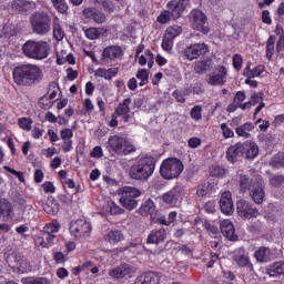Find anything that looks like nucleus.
Listing matches in <instances>:
<instances>
[{
  "instance_id": "nucleus-14",
  "label": "nucleus",
  "mask_w": 284,
  "mask_h": 284,
  "mask_svg": "<svg viewBox=\"0 0 284 284\" xmlns=\"http://www.w3.org/2000/svg\"><path fill=\"white\" fill-rule=\"evenodd\" d=\"M90 232H92V226L84 220H77L70 224V233L75 237L90 236Z\"/></svg>"
},
{
  "instance_id": "nucleus-61",
  "label": "nucleus",
  "mask_w": 284,
  "mask_h": 284,
  "mask_svg": "<svg viewBox=\"0 0 284 284\" xmlns=\"http://www.w3.org/2000/svg\"><path fill=\"white\" fill-rule=\"evenodd\" d=\"M53 104L54 102H51L48 97H43L39 101V105L40 108H43V110H48L49 108H52Z\"/></svg>"
},
{
  "instance_id": "nucleus-57",
  "label": "nucleus",
  "mask_w": 284,
  "mask_h": 284,
  "mask_svg": "<svg viewBox=\"0 0 284 284\" xmlns=\"http://www.w3.org/2000/svg\"><path fill=\"white\" fill-rule=\"evenodd\" d=\"M219 261V255L216 253H212L210 258H203V263H206V267H214V263Z\"/></svg>"
},
{
  "instance_id": "nucleus-38",
  "label": "nucleus",
  "mask_w": 284,
  "mask_h": 284,
  "mask_svg": "<svg viewBox=\"0 0 284 284\" xmlns=\"http://www.w3.org/2000/svg\"><path fill=\"white\" fill-rule=\"evenodd\" d=\"M210 65H212V60H201L195 63L194 70L196 74H205L210 70Z\"/></svg>"
},
{
  "instance_id": "nucleus-3",
  "label": "nucleus",
  "mask_w": 284,
  "mask_h": 284,
  "mask_svg": "<svg viewBox=\"0 0 284 284\" xmlns=\"http://www.w3.org/2000/svg\"><path fill=\"white\" fill-rule=\"evenodd\" d=\"M190 8V0H170L166 3V10H163L156 18L158 23L165 26L170 23L172 19H181L183 12Z\"/></svg>"
},
{
  "instance_id": "nucleus-52",
  "label": "nucleus",
  "mask_w": 284,
  "mask_h": 284,
  "mask_svg": "<svg viewBox=\"0 0 284 284\" xmlns=\"http://www.w3.org/2000/svg\"><path fill=\"white\" fill-rule=\"evenodd\" d=\"M220 128L222 130L224 139H234V131H232L230 126H227V123H222Z\"/></svg>"
},
{
  "instance_id": "nucleus-54",
  "label": "nucleus",
  "mask_w": 284,
  "mask_h": 284,
  "mask_svg": "<svg viewBox=\"0 0 284 284\" xmlns=\"http://www.w3.org/2000/svg\"><path fill=\"white\" fill-rule=\"evenodd\" d=\"M19 126L22 130L30 131L32 129V120H30L28 118H21V119H19Z\"/></svg>"
},
{
  "instance_id": "nucleus-17",
  "label": "nucleus",
  "mask_w": 284,
  "mask_h": 284,
  "mask_svg": "<svg viewBox=\"0 0 284 284\" xmlns=\"http://www.w3.org/2000/svg\"><path fill=\"white\" fill-rule=\"evenodd\" d=\"M220 209L226 216H232L234 214V201L232 200V192L225 191L220 197Z\"/></svg>"
},
{
  "instance_id": "nucleus-1",
  "label": "nucleus",
  "mask_w": 284,
  "mask_h": 284,
  "mask_svg": "<svg viewBox=\"0 0 284 284\" xmlns=\"http://www.w3.org/2000/svg\"><path fill=\"white\" fill-rule=\"evenodd\" d=\"M13 82L17 85L26 87L43 81V70L32 63L20 64L12 71Z\"/></svg>"
},
{
  "instance_id": "nucleus-11",
  "label": "nucleus",
  "mask_w": 284,
  "mask_h": 284,
  "mask_svg": "<svg viewBox=\"0 0 284 284\" xmlns=\"http://www.w3.org/2000/svg\"><path fill=\"white\" fill-rule=\"evenodd\" d=\"M138 268L134 264L122 263L116 267L109 271V276L115 281L125 278L128 276L132 277V274H136Z\"/></svg>"
},
{
  "instance_id": "nucleus-22",
  "label": "nucleus",
  "mask_w": 284,
  "mask_h": 284,
  "mask_svg": "<svg viewBox=\"0 0 284 284\" xmlns=\"http://www.w3.org/2000/svg\"><path fill=\"white\" fill-rule=\"evenodd\" d=\"M131 104H132V99L126 98L122 102H120L115 108V114L118 116H123L124 123H130V119H132V115L130 114Z\"/></svg>"
},
{
  "instance_id": "nucleus-47",
  "label": "nucleus",
  "mask_w": 284,
  "mask_h": 284,
  "mask_svg": "<svg viewBox=\"0 0 284 284\" xmlns=\"http://www.w3.org/2000/svg\"><path fill=\"white\" fill-rule=\"evenodd\" d=\"M53 37L57 41H63V37H65L61 24L57 22L53 23Z\"/></svg>"
},
{
  "instance_id": "nucleus-5",
  "label": "nucleus",
  "mask_w": 284,
  "mask_h": 284,
  "mask_svg": "<svg viewBox=\"0 0 284 284\" xmlns=\"http://www.w3.org/2000/svg\"><path fill=\"white\" fill-rule=\"evenodd\" d=\"M22 54L27 59L43 61V59L50 57V44L47 41L28 40L22 45Z\"/></svg>"
},
{
  "instance_id": "nucleus-31",
  "label": "nucleus",
  "mask_w": 284,
  "mask_h": 284,
  "mask_svg": "<svg viewBox=\"0 0 284 284\" xmlns=\"http://www.w3.org/2000/svg\"><path fill=\"white\" fill-rule=\"evenodd\" d=\"M266 274L271 277L281 276L284 274V262H275L266 267Z\"/></svg>"
},
{
  "instance_id": "nucleus-33",
  "label": "nucleus",
  "mask_w": 284,
  "mask_h": 284,
  "mask_svg": "<svg viewBox=\"0 0 284 284\" xmlns=\"http://www.w3.org/2000/svg\"><path fill=\"white\" fill-rule=\"evenodd\" d=\"M254 130V124L252 122H246L235 129V133L237 136H243V139H250L252 132Z\"/></svg>"
},
{
  "instance_id": "nucleus-39",
  "label": "nucleus",
  "mask_w": 284,
  "mask_h": 284,
  "mask_svg": "<svg viewBox=\"0 0 284 284\" xmlns=\"http://www.w3.org/2000/svg\"><path fill=\"white\" fill-rule=\"evenodd\" d=\"M176 216H179V213L175 211H172L169 213L168 219L165 216H160L156 219L155 223H159L160 225H172L174 221H176Z\"/></svg>"
},
{
  "instance_id": "nucleus-37",
  "label": "nucleus",
  "mask_w": 284,
  "mask_h": 284,
  "mask_svg": "<svg viewBox=\"0 0 284 284\" xmlns=\"http://www.w3.org/2000/svg\"><path fill=\"white\" fill-rule=\"evenodd\" d=\"M268 165L271 168H274L275 170L284 168V153L280 152V153L273 155L272 159L270 160Z\"/></svg>"
},
{
  "instance_id": "nucleus-4",
  "label": "nucleus",
  "mask_w": 284,
  "mask_h": 284,
  "mask_svg": "<svg viewBox=\"0 0 284 284\" xmlns=\"http://www.w3.org/2000/svg\"><path fill=\"white\" fill-rule=\"evenodd\" d=\"M33 34L45 37L52 31V17L47 11H36L29 18Z\"/></svg>"
},
{
  "instance_id": "nucleus-63",
  "label": "nucleus",
  "mask_w": 284,
  "mask_h": 284,
  "mask_svg": "<svg viewBox=\"0 0 284 284\" xmlns=\"http://www.w3.org/2000/svg\"><path fill=\"white\" fill-rule=\"evenodd\" d=\"M265 68L263 65H257L251 70L250 79H255V77H261L263 74Z\"/></svg>"
},
{
  "instance_id": "nucleus-36",
  "label": "nucleus",
  "mask_w": 284,
  "mask_h": 284,
  "mask_svg": "<svg viewBox=\"0 0 284 284\" xmlns=\"http://www.w3.org/2000/svg\"><path fill=\"white\" fill-rule=\"evenodd\" d=\"M212 187L213 185L210 182H203L202 184H200L196 189L197 199H204V196H207V194L212 192Z\"/></svg>"
},
{
  "instance_id": "nucleus-25",
  "label": "nucleus",
  "mask_w": 284,
  "mask_h": 284,
  "mask_svg": "<svg viewBox=\"0 0 284 284\" xmlns=\"http://www.w3.org/2000/svg\"><path fill=\"white\" fill-rule=\"evenodd\" d=\"M221 232L225 239L229 241H236L239 236L236 235V229H234V224L230 220H224L220 225Z\"/></svg>"
},
{
  "instance_id": "nucleus-59",
  "label": "nucleus",
  "mask_w": 284,
  "mask_h": 284,
  "mask_svg": "<svg viewBox=\"0 0 284 284\" xmlns=\"http://www.w3.org/2000/svg\"><path fill=\"white\" fill-rule=\"evenodd\" d=\"M245 99H246L245 91H237L235 93L233 101L240 106L243 103V101H245Z\"/></svg>"
},
{
  "instance_id": "nucleus-40",
  "label": "nucleus",
  "mask_w": 284,
  "mask_h": 284,
  "mask_svg": "<svg viewBox=\"0 0 284 284\" xmlns=\"http://www.w3.org/2000/svg\"><path fill=\"white\" fill-rule=\"evenodd\" d=\"M51 3L60 14H68V10H70V7L68 6V2L65 0H51Z\"/></svg>"
},
{
  "instance_id": "nucleus-30",
  "label": "nucleus",
  "mask_w": 284,
  "mask_h": 284,
  "mask_svg": "<svg viewBox=\"0 0 284 284\" xmlns=\"http://www.w3.org/2000/svg\"><path fill=\"white\" fill-rule=\"evenodd\" d=\"M243 144V152L246 154V159H256L258 156V145L252 141H246Z\"/></svg>"
},
{
  "instance_id": "nucleus-56",
  "label": "nucleus",
  "mask_w": 284,
  "mask_h": 284,
  "mask_svg": "<svg viewBox=\"0 0 284 284\" xmlns=\"http://www.w3.org/2000/svg\"><path fill=\"white\" fill-rule=\"evenodd\" d=\"M225 170L223 169V166H219V165H213L211 168V175L213 176H225Z\"/></svg>"
},
{
  "instance_id": "nucleus-60",
  "label": "nucleus",
  "mask_w": 284,
  "mask_h": 284,
  "mask_svg": "<svg viewBox=\"0 0 284 284\" xmlns=\"http://www.w3.org/2000/svg\"><path fill=\"white\" fill-rule=\"evenodd\" d=\"M44 212H47V214H57L59 212V205L57 203H52V206L47 203L44 205Z\"/></svg>"
},
{
  "instance_id": "nucleus-35",
  "label": "nucleus",
  "mask_w": 284,
  "mask_h": 284,
  "mask_svg": "<svg viewBox=\"0 0 284 284\" xmlns=\"http://www.w3.org/2000/svg\"><path fill=\"white\" fill-rule=\"evenodd\" d=\"M233 261L239 265V267H247L250 272L254 270V265L250 261V257L245 255H234Z\"/></svg>"
},
{
  "instance_id": "nucleus-29",
  "label": "nucleus",
  "mask_w": 284,
  "mask_h": 284,
  "mask_svg": "<svg viewBox=\"0 0 284 284\" xmlns=\"http://www.w3.org/2000/svg\"><path fill=\"white\" fill-rule=\"evenodd\" d=\"M254 257L257 263H270L272 261V251L270 247L262 246L255 251Z\"/></svg>"
},
{
  "instance_id": "nucleus-50",
  "label": "nucleus",
  "mask_w": 284,
  "mask_h": 284,
  "mask_svg": "<svg viewBox=\"0 0 284 284\" xmlns=\"http://www.w3.org/2000/svg\"><path fill=\"white\" fill-rule=\"evenodd\" d=\"M274 43H275V40H274L273 36H270L267 43H266V57L268 59H272V57H274Z\"/></svg>"
},
{
  "instance_id": "nucleus-44",
  "label": "nucleus",
  "mask_w": 284,
  "mask_h": 284,
  "mask_svg": "<svg viewBox=\"0 0 284 284\" xmlns=\"http://www.w3.org/2000/svg\"><path fill=\"white\" fill-rule=\"evenodd\" d=\"M154 210H155L154 202L150 199L146 200L140 207V212L142 214H154Z\"/></svg>"
},
{
  "instance_id": "nucleus-20",
  "label": "nucleus",
  "mask_w": 284,
  "mask_h": 284,
  "mask_svg": "<svg viewBox=\"0 0 284 284\" xmlns=\"http://www.w3.org/2000/svg\"><path fill=\"white\" fill-rule=\"evenodd\" d=\"M258 179H263L261 175H250V174H241L239 180L240 192L245 194L252 190L253 185H256V181Z\"/></svg>"
},
{
  "instance_id": "nucleus-58",
  "label": "nucleus",
  "mask_w": 284,
  "mask_h": 284,
  "mask_svg": "<svg viewBox=\"0 0 284 284\" xmlns=\"http://www.w3.org/2000/svg\"><path fill=\"white\" fill-rule=\"evenodd\" d=\"M271 184L274 187H281V185H284V175H274L271 179Z\"/></svg>"
},
{
  "instance_id": "nucleus-10",
  "label": "nucleus",
  "mask_w": 284,
  "mask_h": 284,
  "mask_svg": "<svg viewBox=\"0 0 284 284\" xmlns=\"http://www.w3.org/2000/svg\"><path fill=\"white\" fill-rule=\"evenodd\" d=\"M7 263L13 270H18L21 274H28L32 270V264L28 262V258L19 252L11 253L7 257Z\"/></svg>"
},
{
  "instance_id": "nucleus-12",
  "label": "nucleus",
  "mask_w": 284,
  "mask_h": 284,
  "mask_svg": "<svg viewBox=\"0 0 284 284\" xmlns=\"http://www.w3.org/2000/svg\"><path fill=\"white\" fill-rule=\"evenodd\" d=\"M207 52H210V48L205 42H202L186 47L183 51V55L187 61H194V59H199V57H203V54H207Z\"/></svg>"
},
{
  "instance_id": "nucleus-51",
  "label": "nucleus",
  "mask_w": 284,
  "mask_h": 284,
  "mask_svg": "<svg viewBox=\"0 0 284 284\" xmlns=\"http://www.w3.org/2000/svg\"><path fill=\"white\" fill-rule=\"evenodd\" d=\"M60 136L62 141H72V136H74V132H72V129L64 128L60 131Z\"/></svg>"
},
{
  "instance_id": "nucleus-15",
  "label": "nucleus",
  "mask_w": 284,
  "mask_h": 284,
  "mask_svg": "<svg viewBox=\"0 0 284 284\" xmlns=\"http://www.w3.org/2000/svg\"><path fill=\"white\" fill-rule=\"evenodd\" d=\"M248 194L256 205H261L265 201V183L263 178L255 181V185L252 186Z\"/></svg>"
},
{
  "instance_id": "nucleus-21",
  "label": "nucleus",
  "mask_w": 284,
  "mask_h": 284,
  "mask_svg": "<svg viewBox=\"0 0 284 284\" xmlns=\"http://www.w3.org/2000/svg\"><path fill=\"white\" fill-rule=\"evenodd\" d=\"M120 57H123V49L119 45H110L103 50L102 61L110 63V61H116Z\"/></svg>"
},
{
  "instance_id": "nucleus-2",
  "label": "nucleus",
  "mask_w": 284,
  "mask_h": 284,
  "mask_svg": "<svg viewBox=\"0 0 284 284\" xmlns=\"http://www.w3.org/2000/svg\"><path fill=\"white\" fill-rule=\"evenodd\" d=\"M155 168L156 164L154 162V158L144 156L131 165L129 169V176L133 181H148V179L154 174Z\"/></svg>"
},
{
  "instance_id": "nucleus-45",
  "label": "nucleus",
  "mask_w": 284,
  "mask_h": 284,
  "mask_svg": "<svg viewBox=\"0 0 284 284\" xmlns=\"http://www.w3.org/2000/svg\"><path fill=\"white\" fill-rule=\"evenodd\" d=\"M136 79H140L139 85L143 87L146 85L148 79H150V71L148 69H141L136 73Z\"/></svg>"
},
{
  "instance_id": "nucleus-32",
  "label": "nucleus",
  "mask_w": 284,
  "mask_h": 284,
  "mask_svg": "<svg viewBox=\"0 0 284 284\" xmlns=\"http://www.w3.org/2000/svg\"><path fill=\"white\" fill-rule=\"evenodd\" d=\"M123 239V233L119 230L110 231L109 234L104 235V240L106 243H110V245H116V243H121Z\"/></svg>"
},
{
  "instance_id": "nucleus-41",
  "label": "nucleus",
  "mask_w": 284,
  "mask_h": 284,
  "mask_svg": "<svg viewBox=\"0 0 284 284\" xmlns=\"http://www.w3.org/2000/svg\"><path fill=\"white\" fill-rule=\"evenodd\" d=\"M22 284H51L50 280L47 277H34V276H29V277H23L21 280Z\"/></svg>"
},
{
  "instance_id": "nucleus-8",
  "label": "nucleus",
  "mask_w": 284,
  "mask_h": 284,
  "mask_svg": "<svg viewBox=\"0 0 284 284\" xmlns=\"http://www.w3.org/2000/svg\"><path fill=\"white\" fill-rule=\"evenodd\" d=\"M121 197L119 200L120 205L125 210L132 211L135 210L139 205V196H141V190L134 186H123L120 189Z\"/></svg>"
},
{
  "instance_id": "nucleus-55",
  "label": "nucleus",
  "mask_w": 284,
  "mask_h": 284,
  "mask_svg": "<svg viewBox=\"0 0 284 284\" xmlns=\"http://www.w3.org/2000/svg\"><path fill=\"white\" fill-rule=\"evenodd\" d=\"M233 68L237 71L241 70V68H243V55L241 54L233 55Z\"/></svg>"
},
{
  "instance_id": "nucleus-46",
  "label": "nucleus",
  "mask_w": 284,
  "mask_h": 284,
  "mask_svg": "<svg viewBox=\"0 0 284 284\" xmlns=\"http://www.w3.org/2000/svg\"><path fill=\"white\" fill-rule=\"evenodd\" d=\"M190 115L194 121H201V119H203V106L195 105L191 109Z\"/></svg>"
},
{
  "instance_id": "nucleus-9",
  "label": "nucleus",
  "mask_w": 284,
  "mask_h": 284,
  "mask_svg": "<svg viewBox=\"0 0 284 284\" xmlns=\"http://www.w3.org/2000/svg\"><path fill=\"white\" fill-rule=\"evenodd\" d=\"M190 23L193 30L202 32V34H210V27H207V16L199 9H193L189 14Z\"/></svg>"
},
{
  "instance_id": "nucleus-18",
  "label": "nucleus",
  "mask_w": 284,
  "mask_h": 284,
  "mask_svg": "<svg viewBox=\"0 0 284 284\" xmlns=\"http://www.w3.org/2000/svg\"><path fill=\"white\" fill-rule=\"evenodd\" d=\"M37 8V3L34 1L29 0H12L11 9L13 12H18V14H28L31 10Z\"/></svg>"
},
{
  "instance_id": "nucleus-64",
  "label": "nucleus",
  "mask_w": 284,
  "mask_h": 284,
  "mask_svg": "<svg viewBox=\"0 0 284 284\" xmlns=\"http://www.w3.org/2000/svg\"><path fill=\"white\" fill-rule=\"evenodd\" d=\"M116 74H119V68L106 69L105 80L106 81H112V79H114V77H116Z\"/></svg>"
},
{
  "instance_id": "nucleus-13",
  "label": "nucleus",
  "mask_w": 284,
  "mask_h": 284,
  "mask_svg": "<svg viewBox=\"0 0 284 284\" xmlns=\"http://www.w3.org/2000/svg\"><path fill=\"white\" fill-rule=\"evenodd\" d=\"M236 210L239 216L242 219H256L258 214V209L254 207L247 200H239L236 203Z\"/></svg>"
},
{
  "instance_id": "nucleus-24",
  "label": "nucleus",
  "mask_w": 284,
  "mask_h": 284,
  "mask_svg": "<svg viewBox=\"0 0 284 284\" xmlns=\"http://www.w3.org/2000/svg\"><path fill=\"white\" fill-rule=\"evenodd\" d=\"M168 239V232L165 229H154L150 232L146 243L152 244V245H159V243H163Z\"/></svg>"
},
{
  "instance_id": "nucleus-62",
  "label": "nucleus",
  "mask_w": 284,
  "mask_h": 284,
  "mask_svg": "<svg viewBox=\"0 0 284 284\" xmlns=\"http://www.w3.org/2000/svg\"><path fill=\"white\" fill-rule=\"evenodd\" d=\"M43 191L45 192V194H54L55 192V187H54V183L52 182H44L42 184Z\"/></svg>"
},
{
  "instance_id": "nucleus-16",
  "label": "nucleus",
  "mask_w": 284,
  "mask_h": 284,
  "mask_svg": "<svg viewBox=\"0 0 284 284\" xmlns=\"http://www.w3.org/2000/svg\"><path fill=\"white\" fill-rule=\"evenodd\" d=\"M225 81H227V69L223 65L216 67L214 73L206 79L209 85H225Z\"/></svg>"
},
{
  "instance_id": "nucleus-6",
  "label": "nucleus",
  "mask_w": 284,
  "mask_h": 284,
  "mask_svg": "<svg viewBox=\"0 0 284 284\" xmlns=\"http://www.w3.org/2000/svg\"><path fill=\"white\" fill-rule=\"evenodd\" d=\"M183 173V162L176 158H169L163 160L160 166V174L162 179L172 181V179H179Z\"/></svg>"
},
{
  "instance_id": "nucleus-34",
  "label": "nucleus",
  "mask_w": 284,
  "mask_h": 284,
  "mask_svg": "<svg viewBox=\"0 0 284 284\" xmlns=\"http://www.w3.org/2000/svg\"><path fill=\"white\" fill-rule=\"evenodd\" d=\"M251 102H252V105H258L254 112L255 115L258 114V112H261V110L265 108V103L263 102V92H258V93L253 92L251 94Z\"/></svg>"
},
{
  "instance_id": "nucleus-19",
  "label": "nucleus",
  "mask_w": 284,
  "mask_h": 284,
  "mask_svg": "<svg viewBox=\"0 0 284 284\" xmlns=\"http://www.w3.org/2000/svg\"><path fill=\"white\" fill-rule=\"evenodd\" d=\"M163 278V274L154 271H149L139 275L133 284H159Z\"/></svg>"
},
{
  "instance_id": "nucleus-49",
  "label": "nucleus",
  "mask_w": 284,
  "mask_h": 284,
  "mask_svg": "<svg viewBox=\"0 0 284 284\" xmlns=\"http://www.w3.org/2000/svg\"><path fill=\"white\" fill-rule=\"evenodd\" d=\"M173 45H174V39L164 34V37L162 39L163 50H165L166 52H170V50H172Z\"/></svg>"
},
{
  "instance_id": "nucleus-27",
  "label": "nucleus",
  "mask_w": 284,
  "mask_h": 284,
  "mask_svg": "<svg viewBox=\"0 0 284 284\" xmlns=\"http://www.w3.org/2000/svg\"><path fill=\"white\" fill-rule=\"evenodd\" d=\"M243 143H236L227 149L226 160L230 161V163H236L239 161V156H243Z\"/></svg>"
},
{
  "instance_id": "nucleus-28",
  "label": "nucleus",
  "mask_w": 284,
  "mask_h": 284,
  "mask_svg": "<svg viewBox=\"0 0 284 284\" xmlns=\"http://www.w3.org/2000/svg\"><path fill=\"white\" fill-rule=\"evenodd\" d=\"M181 197V187L174 186L169 192L164 193L162 195V200L168 205H175V203L179 202V199Z\"/></svg>"
},
{
  "instance_id": "nucleus-43",
  "label": "nucleus",
  "mask_w": 284,
  "mask_h": 284,
  "mask_svg": "<svg viewBox=\"0 0 284 284\" xmlns=\"http://www.w3.org/2000/svg\"><path fill=\"white\" fill-rule=\"evenodd\" d=\"M101 32H102L101 28L91 27L89 29H84V34L87 39H90V41H94L99 39V37H101Z\"/></svg>"
},
{
  "instance_id": "nucleus-26",
  "label": "nucleus",
  "mask_w": 284,
  "mask_h": 284,
  "mask_svg": "<svg viewBox=\"0 0 284 284\" xmlns=\"http://www.w3.org/2000/svg\"><path fill=\"white\" fill-rule=\"evenodd\" d=\"M0 216L3 221H12L14 219V210L12 203L6 199H0Z\"/></svg>"
},
{
  "instance_id": "nucleus-23",
  "label": "nucleus",
  "mask_w": 284,
  "mask_h": 284,
  "mask_svg": "<svg viewBox=\"0 0 284 284\" xmlns=\"http://www.w3.org/2000/svg\"><path fill=\"white\" fill-rule=\"evenodd\" d=\"M82 14L87 17V19H92V21H94V23H98V24H103L105 23V21H108V17H105V13L94 8L84 9L82 11Z\"/></svg>"
},
{
  "instance_id": "nucleus-53",
  "label": "nucleus",
  "mask_w": 284,
  "mask_h": 284,
  "mask_svg": "<svg viewBox=\"0 0 284 284\" xmlns=\"http://www.w3.org/2000/svg\"><path fill=\"white\" fill-rule=\"evenodd\" d=\"M100 6H102L103 10L105 12H109V14H111V12H114V10H116V7L113 4L112 1L110 0H103Z\"/></svg>"
},
{
  "instance_id": "nucleus-7",
  "label": "nucleus",
  "mask_w": 284,
  "mask_h": 284,
  "mask_svg": "<svg viewBox=\"0 0 284 284\" xmlns=\"http://www.w3.org/2000/svg\"><path fill=\"white\" fill-rule=\"evenodd\" d=\"M109 152H114L119 154V156H125L128 154H132V152H136V146L129 143L123 136L112 135L108 140Z\"/></svg>"
},
{
  "instance_id": "nucleus-42",
  "label": "nucleus",
  "mask_w": 284,
  "mask_h": 284,
  "mask_svg": "<svg viewBox=\"0 0 284 284\" xmlns=\"http://www.w3.org/2000/svg\"><path fill=\"white\" fill-rule=\"evenodd\" d=\"M181 32H183V27L179 24H173L168 27L164 34L171 39H175L176 37H179V34H181Z\"/></svg>"
},
{
  "instance_id": "nucleus-48",
  "label": "nucleus",
  "mask_w": 284,
  "mask_h": 284,
  "mask_svg": "<svg viewBox=\"0 0 284 284\" xmlns=\"http://www.w3.org/2000/svg\"><path fill=\"white\" fill-rule=\"evenodd\" d=\"M59 230H61V225H59L57 222L47 224L43 229L44 234H57Z\"/></svg>"
}]
</instances>
